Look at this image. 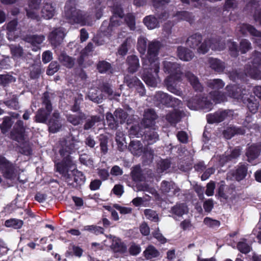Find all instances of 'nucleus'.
I'll return each instance as SVG.
<instances>
[{"label":"nucleus","instance_id":"58","mask_svg":"<svg viewBox=\"0 0 261 261\" xmlns=\"http://www.w3.org/2000/svg\"><path fill=\"white\" fill-rule=\"evenodd\" d=\"M242 124L248 129H255L257 127L255 121L252 118V116L249 115L246 117Z\"/></svg>","mask_w":261,"mask_h":261},{"label":"nucleus","instance_id":"62","mask_svg":"<svg viewBox=\"0 0 261 261\" xmlns=\"http://www.w3.org/2000/svg\"><path fill=\"white\" fill-rule=\"evenodd\" d=\"M111 64L107 61H99L97 65V69L100 73L106 72L111 69Z\"/></svg>","mask_w":261,"mask_h":261},{"label":"nucleus","instance_id":"2","mask_svg":"<svg viewBox=\"0 0 261 261\" xmlns=\"http://www.w3.org/2000/svg\"><path fill=\"white\" fill-rule=\"evenodd\" d=\"M162 44L158 41L150 42L148 45L147 57L142 59V65L145 66L151 65L156 73L159 71L160 63L158 57L159 50L162 47Z\"/></svg>","mask_w":261,"mask_h":261},{"label":"nucleus","instance_id":"31","mask_svg":"<svg viewBox=\"0 0 261 261\" xmlns=\"http://www.w3.org/2000/svg\"><path fill=\"white\" fill-rule=\"evenodd\" d=\"M208 43H207L208 50L211 48L214 50L221 51L225 48V44L223 41L219 40L216 38H212L206 39Z\"/></svg>","mask_w":261,"mask_h":261},{"label":"nucleus","instance_id":"41","mask_svg":"<svg viewBox=\"0 0 261 261\" xmlns=\"http://www.w3.org/2000/svg\"><path fill=\"white\" fill-rule=\"evenodd\" d=\"M241 149L239 147L236 148L231 152L230 154L227 155H222L220 157V162L221 164H225L226 162L238 158L241 154Z\"/></svg>","mask_w":261,"mask_h":261},{"label":"nucleus","instance_id":"12","mask_svg":"<svg viewBox=\"0 0 261 261\" xmlns=\"http://www.w3.org/2000/svg\"><path fill=\"white\" fill-rule=\"evenodd\" d=\"M65 36L64 28L61 27L54 28L48 36V39L52 46L57 47L62 43Z\"/></svg>","mask_w":261,"mask_h":261},{"label":"nucleus","instance_id":"50","mask_svg":"<svg viewBox=\"0 0 261 261\" xmlns=\"http://www.w3.org/2000/svg\"><path fill=\"white\" fill-rule=\"evenodd\" d=\"M114 116L117 121L119 123L125 122L128 117V114L121 109H117L114 112Z\"/></svg>","mask_w":261,"mask_h":261},{"label":"nucleus","instance_id":"39","mask_svg":"<svg viewBox=\"0 0 261 261\" xmlns=\"http://www.w3.org/2000/svg\"><path fill=\"white\" fill-rule=\"evenodd\" d=\"M200 96H195L190 98L187 102L188 107L192 110H198L199 108H207L209 106V103H207L205 106H202L199 103Z\"/></svg>","mask_w":261,"mask_h":261},{"label":"nucleus","instance_id":"3","mask_svg":"<svg viewBox=\"0 0 261 261\" xmlns=\"http://www.w3.org/2000/svg\"><path fill=\"white\" fill-rule=\"evenodd\" d=\"M67 3L65 7V17L70 23H79L82 25H89L87 21L88 16L84 15L81 10Z\"/></svg>","mask_w":261,"mask_h":261},{"label":"nucleus","instance_id":"38","mask_svg":"<svg viewBox=\"0 0 261 261\" xmlns=\"http://www.w3.org/2000/svg\"><path fill=\"white\" fill-rule=\"evenodd\" d=\"M55 13V8L51 4L46 3L41 10V14L43 17L46 19L51 18Z\"/></svg>","mask_w":261,"mask_h":261},{"label":"nucleus","instance_id":"40","mask_svg":"<svg viewBox=\"0 0 261 261\" xmlns=\"http://www.w3.org/2000/svg\"><path fill=\"white\" fill-rule=\"evenodd\" d=\"M42 108H44L46 111L51 113L53 106L51 103V97L48 92H45L41 98Z\"/></svg>","mask_w":261,"mask_h":261},{"label":"nucleus","instance_id":"56","mask_svg":"<svg viewBox=\"0 0 261 261\" xmlns=\"http://www.w3.org/2000/svg\"><path fill=\"white\" fill-rule=\"evenodd\" d=\"M144 214L147 219L154 222L159 221L158 214L155 211L151 209H146L144 211Z\"/></svg>","mask_w":261,"mask_h":261},{"label":"nucleus","instance_id":"44","mask_svg":"<svg viewBox=\"0 0 261 261\" xmlns=\"http://www.w3.org/2000/svg\"><path fill=\"white\" fill-rule=\"evenodd\" d=\"M11 54L14 59H19L23 57L24 53L22 47L19 45L11 44L9 45Z\"/></svg>","mask_w":261,"mask_h":261},{"label":"nucleus","instance_id":"16","mask_svg":"<svg viewBox=\"0 0 261 261\" xmlns=\"http://www.w3.org/2000/svg\"><path fill=\"white\" fill-rule=\"evenodd\" d=\"M48 131L51 133L59 132L62 126L61 117L58 111L55 110L51 115V117L48 121Z\"/></svg>","mask_w":261,"mask_h":261},{"label":"nucleus","instance_id":"17","mask_svg":"<svg viewBox=\"0 0 261 261\" xmlns=\"http://www.w3.org/2000/svg\"><path fill=\"white\" fill-rule=\"evenodd\" d=\"M121 23V21L120 18H119L116 15H113L110 19V23L107 21L103 22L100 27V30L102 32L108 34L112 32L115 28L119 26Z\"/></svg>","mask_w":261,"mask_h":261},{"label":"nucleus","instance_id":"49","mask_svg":"<svg viewBox=\"0 0 261 261\" xmlns=\"http://www.w3.org/2000/svg\"><path fill=\"white\" fill-rule=\"evenodd\" d=\"M175 17H177V19L178 20H183L192 23L194 20V16L193 15L187 11H179L177 12L174 15Z\"/></svg>","mask_w":261,"mask_h":261},{"label":"nucleus","instance_id":"27","mask_svg":"<svg viewBox=\"0 0 261 261\" xmlns=\"http://www.w3.org/2000/svg\"><path fill=\"white\" fill-rule=\"evenodd\" d=\"M101 119L98 115L87 116L86 115V119H84L85 123L83 126V129L85 130H88L92 129L95 125L96 123L100 122Z\"/></svg>","mask_w":261,"mask_h":261},{"label":"nucleus","instance_id":"45","mask_svg":"<svg viewBox=\"0 0 261 261\" xmlns=\"http://www.w3.org/2000/svg\"><path fill=\"white\" fill-rule=\"evenodd\" d=\"M124 82L129 88H136L138 85H140L141 81L135 76H131L127 74L124 76Z\"/></svg>","mask_w":261,"mask_h":261},{"label":"nucleus","instance_id":"37","mask_svg":"<svg viewBox=\"0 0 261 261\" xmlns=\"http://www.w3.org/2000/svg\"><path fill=\"white\" fill-rule=\"evenodd\" d=\"M110 238H113L112 244L111 246L112 249L116 252H124L126 250V246L121 242L120 240L115 237L110 236Z\"/></svg>","mask_w":261,"mask_h":261},{"label":"nucleus","instance_id":"15","mask_svg":"<svg viewBox=\"0 0 261 261\" xmlns=\"http://www.w3.org/2000/svg\"><path fill=\"white\" fill-rule=\"evenodd\" d=\"M233 115V112L230 110L219 111L214 114H210L207 115L206 119L208 123H219L223 121L228 117H231Z\"/></svg>","mask_w":261,"mask_h":261},{"label":"nucleus","instance_id":"46","mask_svg":"<svg viewBox=\"0 0 261 261\" xmlns=\"http://www.w3.org/2000/svg\"><path fill=\"white\" fill-rule=\"evenodd\" d=\"M108 137L105 135L101 134L99 136L98 141L100 151L103 154H106L108 151Z\"/></svg>","mask_w":261,"mask_h":261},{"label":"nucleus","instance_id":"25","mask_svg":"<svg viewBox=\"0 0 261 261\" xmlns=\"http://www.w3.org/2000/svg\"><path fill=\"white\" fill-rule=\"evenodd\" d=\"M189 212V208L185 203H176L171 208L170 213L177 217H182Z\"/></svg>","mask_w":261,"mask_h":261},{"label":"nucleus","instance_id":"5","mask_svg":"<svg viewBox=\"0 0 261 261\" xmlns=\"http://www.w3.org/2000/svg\"><path fill=\"white\" fill-rule=\"evenodd\" d=\"M154 100L157 104H161L167 107H180L182 105L181 100L162 91H158L155 94Z\"/></svg>","mask_w":261,"mask_h":261},{"label":"nucleus","instance_id":"30","mask_svg":"<svg viewBox=\"0 0 261 261\" xmlns=\"http://www.w3.org/2000/svg\"><path fill=\"white\" fill-rule=\"evenodd\" d=\"M51 113L46 111L44 108L39 109L36 112L34 120L36 122L46 123Z\"/></svg>","mask_w":261,"mask_h":261},{"label":"nucleus","instance_id":"55","mask_svg":"<svg viewBox=\"0 0 261 261\" xmlns=\"http://www.w3.org/2000/svg\"><path fill=\"white\" fill-rule=\"evenodd\" d=\"M5 225L7 227H11L14 229H19L21 227L23 222L22 220L16 219H11L5 221Z\"/></svg>","mask_w":261,"mask_h":261},{"label":"nucleus","instance_id":"53","mask_svg":"<svg viewBox=\"0 0 261 261\" xmlns=\"http://www.w3.org/2000/svg\"><path fill=\"white\" fill-rule=\"evenodd\" d=\"M16 79L9 74H0V85L6 87L9 84L15 82Z\"/></svg>","mask_w":261,"mask_h":261},{"label":"nucleus","instance_id":"60","mask_svg":"<svg viewBox=\"0 0 261 261\" xmlns=\"http://www.w3.org/2000/svg\"><path fill=\"white\" fill-rule=\"evenodd\" d=\"M252 66L258 68H261V53L255 51L252 56Z\"/></svg>","mask_w":261,"mask_h":261},{"label":"nucleus","instance_id":"54","mask_svg":"<svg viewBox=\"0 0 261 261\" xmlns=\"http://www.w3.org/2000/svg\"><path fill=\"white\" fill-rule=\"evenodd\" d=\"M13 121L10 117H5L4 118L3 121L0 125L2 133L4 134L8 132V130L11 127Z\"/></svg>","mask_w":261,"mask_h":261},{"label":"nucleus","instance_id":"14","mask_svg":"<svg viewBox=\"0 0 261 261\" xmlns=\"http://www.w3.org/2000/svg\"><path fill=\"white\" fill-rule=\"evenodd\" d=\"M172 60L167 59L163 61V69L165 72L170 74L169 76L173 77L176 75V77H179V75L181 73V68L179 64L175 62H173Z\"/></svg>","mask_w":261,"mask_h":261},{"label":"nucleus","instance_id":"43","mask_svg":"<svg viewBox=\"0 0 261 261\" xmlns=\"http://www.w3.org/2000/svg\"><path fill=\"white\" fill-rule=\"evenodd\" d=\"M143 22L149 29H153L158 27L159 25L158 19L153 15L146 16L144 18Z\"/></svg>","mask_w":261,"mask_h":261},{"label":"nucleus","instance_id":"9","mask_svg":"<svg viewBox=\"0 0 261 261\" xmlns=\"http://www.w3.org/2000/svg\"><path fill=\"white\" fill-rule=\"evenodd\" d=\"M25 127L23 122L18 120L15 123L12 130L10 134V138L19 143L22 142L24 139Z\"/></svg>","mask_w":261,"mask_h":261},{"label":"nucleus","instance_id":"22","mask_svg":"<svg viewBox=\"0 0 261 261\" xmlns=\"http://www.w3.org/2000/svg\"><path fill=\"white\" fill-rule=\"evenodd\" d=\"M242 102L247 105L248 110L252 113L254 114L257 111L259 102L254 96L249 93V96L244 97V99Z\"/></svg>","mask_w":261,"mask_h":261},{"label":"nucleus","instance_id":"52","mask_svg":"<svg viewBox=\"0 0 261 261\" xmlns=\"http://www.w3.org/2000/svg\"><path fill=\"white\" fill-rule=\"evenodd\" d=\"M106 118L108 125L111 129H116L119 125V123L117 120L115 119V117L114 114L108 112L106 114Z\"/></svg>","mask_w":261,"mask_h":261},{"label":"nucleus","instance_id":"35","mask_svg":"<svg viewBox=\"0 0 261 261\" xmlns=\"http://www.w3.org/2000/svg\"><path fill=\"white\" fill-rule=\"evenodd\" d=\"M248 168L247 165L241 164L238 166L233 176L237 181H240L245 178L247 174Z\"/></svg>","mask_w":261,"mask_h":261},{"label":"nucleus","instance_id":"1","mask_svg":"<svg viewBox=\"0 0 261 261\" xmlns=\"http://www.w3.org/2000/svg\"><path fill=\"white\" fill-rule=\"evenodd\" d=\"M59 143V153L64 159L62 163L57 164V171L62 175L69 184L75 187L81 186L85 182V176L82 172L75 169V166L70 156L80 148V141L71 134L61 139Z\"/></svg>","mask_w":261,"mask_h":261},{"label":"nucleus","instance_id":"18","mask_svg":"<svg viewBox=\"0 0 261 261\" xmlns=\"http://www.w3.org/2000/svg\"><path fill=\"white\" fill-rule=\"evenodd\" d=\"M261 151V145L259 144H253L249 146L246 150L245 155L247 161L251 162L257 159Z\"/></svg>","mask_w":261,"mask_h":261},{"label":"nucleus","instance_id":"21","mask_svg":"<svg viewBox=\"0 0 261 261\" xmlns=\"http://www.w3.org/2000/svg\"><path fill=\"white\" fill-rule=\"evenodd\" d=\"M185 77L196 91L201 92L203 87L199 81V79L191 71L185 72Z\"/></svg>","mask_w":261,"mask_h":261},{"label":"nucleus","instance_id":"57","mask_svg":"<svg viewBox=\"0 0 261 261\" xmlns=\"http://www.w3.org/2000/svg\"><path fill=\"white\" fill-rule=\"evenodd\" d=\"M211 95L214 102L220 103L226 100V97L224 93L218 91L211 92Z\"/></svg>","mask_w":261,"mask_h":261},{"label":"nucleus","instance_id":"10","mask_svg":"<svg viewBox=\"0 0 261 261\" xmlns=\"http://www.w3.org/2000/svg\"><path fill=\"white\" fill-rule=\"evenodd\" d=\"M158 117V116L153 109H147L144 111L141 125L145 128L157 127L155 125V120Z\"/></svg>","mask_w":261,"mask_h":261},{"label":"nucleus","instance_id":"36","mask_svg":"<svg viewBox=\"0 0 261 261\" xmlns=\"http://www.w3.org/2000/svg\"><path fill=\"white\" fill-rule=\"evenodd\" d=\"M87 97L91 101L99 103L102 102L103 96L101 93H99L98 89L96 88H92L89 90Z\"/></svg>","mask_w":261,"mask_h":261},{"label":"nucleus","instance_id":"32","mask_svg":"<svg viewBox=\"0 0 261 261\" xmlns=\"http://www.w3.org/2000/svg\"><path fill=\"white\" fill-rule=\"evenodd\" d=\"M58 60L63 66L69 69L72 68L75 64V59L65 53H62L58 56Z\"/></svg>","mask_w":261,"mask_h":261},{"label":"nucleus","instance_id":"47","mask_svg":"<svg viewBox=\"0 0 261 261\" xmlns=\"http://www.w3.org/2000/svg\"><path fill=\"white\" fill-rule=\"evenodd\" d=\"M260 69H261V68L255 67L254 66L249 69L246 68L245 70V74L246 75L249 76L251 78L255 80L261 79V73Z\"/></svg>","mask_w":261,"mask_h":261},{"label":"nucleus","instance_id":"19","mask_svg":"<svg viewBox=\"0 0 261 261\" xmlns=\"http://www.w3.org/2000/svg\"><path fill=\"white\" fill-rule=\"evenodd\" d=\"M126 63L127 65V71L130 73L137 72L140 67L139 60L136 55H130L127 57Z\"/></svg>","mask_w":261,"mask_h":261},{"label":"nucleus","instance_id":"64","mask_svg":"<svg viewBox=\"0 0 261 261\" xmlns=\"http://www.w3.org/2000/svg\"><path fill=\"white\" fill-rule=\"evenodd\" d=\"M60 68V66L57 61H53L49 64L46 73L48 75H52L57 72Z\"/></svg>","mask_w":261,"mask_h":261},{"label":"nucleus","instance_id":"33","mask_svg":"<svg viewBox=\"0 0 261 261\" xmlns=\"http://www.w3.org/2000/svg\"><path fill=\"white\" fill-rule=\"evenodd\" d=\"M208 63L211 68L217 72H222L225 68L224 62L217 58H210Z\"/></svg>","mask_w":261,"mask_h":261},{"label":"nucleus","instance_id":"24","mask_svg":"<svg viewBox=\"0 0 261 261\" xmlns=\"http://www.w3.org/2000/svg\"><path fill=\"white\" fill-rule=\"evenodd\" d=\"M177 55L180 60L185 61L191 60L194 56V54L191 50L181 46L177 47Z\"/></svg>","mask_w":261,"mask_h":261},{"label":"nucleus","instance_id":"51","mask_svg":"<svg viewBox=\"0 0 261 261\" xmlns=\"http://www.w3.org/2000/svg\"><path fill=\"white\" fill-rule=\"evenodd\" d=\"M224 85V82L220 79L210 80L207 82V86L215 90L222 89Z\"/></svg>","mask_w":261,"mask_h":261},{"label":"nucleus","instance_id":"34","mask_svg":"<svg viewBox=\"0 0 261 261\" xmlns=\"http://www.w3.org/2000/svg\"><path fill=\"white\" fill-rule=\"evenodd\" d=\"M184 115L183 112L174 110L166 115V119L171 124H176L180 121Z\"/></svg>","mask_w":261,"mask_h":261},{"label":"nucleus","instance_id":"20","mask_svg":"<svg viewBox=\"0 0 261 261\" xmlns=\"http://www.w3.org/2000/svg\"><path fill=\"white\" fill-rule=\"evenodd\" d=\"M45 39L43 35H29L23 37V40L30 43L34 47L33 50H37L39 49L38 45L41 44Z\"/></svg>","mask_w":261,"mask_h":261},{"label":"nucleus","instance_id":"63","mask_svg":"<svg viewBox=\"0 0 261 261\" xmlns=\"http://www.w3.org/2000/svg\"><path fill=\"white\" fill-rule=\"evenodd\" d=\"M132 41L130 38H127L125 41L121 44L118 49V54L121 56H124L128 51V47Z\"/></svg>","mask_w":261,"mask_h":261},{"label":"nucleus","instance_id":"48","mask_svg":"<svg viewBox=\"0 0 261 261\" xmlns=\"http://www.w3.org/2000/svg\"><path fill=\"white\" fill-rule=\"evenodd\" d=\"M144 254L146 259H150L159 256L160 252L154 246L150 245L144 251Z\"/></svg>","mask_w":261,"mask_h":261},{"label":"nucleus","instance_id":"59","mask_svg":"<svg viewBox=\"0 0 261 261\" xmlns=\"http://www.w3.org/2000/svg\"><path fill=\"white\" fill-rule=\"evenodd\" d=\"M251 49V43L247 39H242L240 42L239 51L245 54Z\"/></svg>","mask_w":261,"mask_h":261},{"label":"nucleus","instance_id":"26","mask_svg":"<svg viewBox=\"0 0 261 261\" xmlns=\"http://www.w3.org/2000/svg\"><path fill=\"white\" fill-rule=\"evenodd\" d=\"M130 176L134 181H142L146 180V177L140 166L136 165L132 168Z\"/></svg>","mask_w":261,"mask_h":261},{"label":"nucleus","instance_id":"11","mask_svg":"<svg viewBox=\"0 0 261 261\" xmlns=\"http://www.w3.org/2000/svg\"><path fill=\"white\" fill-rule=\"evenodd\" d=\"M226 89L230 97L238 100H241L242 101L244 99V97H246L249 95V91L242 86L233 85L227 86Z\"/></svg>","mask_w":261,"mask_h":261},{"label":"nucleus","instance_id":"29","mask_svg":"<svg viewBox=\"0 0 261 261\" xmlns=\"http://www.w3.org/2000/svg\"><path fill=\"white\" fill-rule=\"evenodd\" d=\"M129 151L135 155L140 156L144 151V147L140 141H131L128 145Z\"/></svg>","mask_w":261,"mask_h":261},{"label":"nucleus","instance_id":"7","mask_svg":"<svg viewBox=\"0 0 261 261\" xmlns=\"http://www.w3.org/2000/svg\"><path fill=\"white\" fill-rule=\"evenodd\" d=\"M143 73L142 79L148 86L155 87L157 86V77H158V72H155L154 68H151V65H143Z\"/></svg>","mask_w":261,"mask_h":261},{"label":"nucleus","instance_id":"4","mask_svg":"<svg viewBox=\"0 0 261 261\" xmlns=\"http://www.w3.org/2000/svg\"><path fill=\"white\" fill-rule=\"evenodd\" d=\"M202 40V36L200 34L195 33L187 38L186 43L190 48L196 49L199 53L204 54L208 51V42L206 39L203 42Z\"/></svg>","mask_w":261,"mask_h":261},{"label":"nucleus","instance_id":"8","mask_svg":"<svg viewBox=\"0 0 261 261\" xmlns=\"http://www.w3.org/2000/svg\"><path fill=\"white\" fill-rule=\"evenodd\" d=\"M0 170L3 176L7 179H13L16 176L15 169L13 165L5 158L0 156Z\"/></svg>","mask_w":261,"mask_h":261},{"label":"nucleus","instance_id":"13","mask_svg":"<svg viewBox=\"0 0 261 261\" xmlns=\"http://www.w3.org/2000/svg\"><path fill=\"white\" fill-rule=\"evenodd\" d=\"M159 139L160 136L158 127L147 128L144 133L143 140L145 146L154 144Z\"/></svg>","mask_w":261,"mask_h":261},{"label":"nucleus","instance_id":"61","mask_svg":"<svg viewBox=\"0 0 261 261\" xmlns=\"http://www.w3.org/2000/svg\"><path fill=\"white\" fill-rule=\"evenodd\" d=\"M147 39L144 37H140L138 40V49L141 54H144L147 47Z\"/></svg>","mask_w":261,"mask_h":261},{"label":"nucleus","instance_id":"42","mask_svg":"<svg viewBox=\"0 0 261 261\" xmlns=\"http://www.w3.org/2000/svg\"><path fill=\"white\" fill-rule=\"evenodd\" d=\"M174 78L173 77L168 76L164 81L165 85L168 91L170 92L177 95H180L182 92L179 90L177 89L174 85Z\"/></svg>","mask_w":261,"mask_h":261},{"label":"nucleus","instance_id":"23","mask_svg":"<svg viewBox=\"0 0 261 261\" xmlns=\"http://www.w3.org/2000/svg\"><path fill=\"white\" fill-rule=\"evenodd\" d=\"M67 121L74 126H77L83 124L84 119H86V114L80 112L77 114H67L66 115Z\"/></svg>","mask_w":261,"mask_h":261},{"label":"nucleus","instance_id":"28","mask_svg":"<svg viewBox=\"0 0 261 261\" xmlns=\"http://www.w3.org/2000/svg\"><path fill=\"white\" fill-rule=\"evenodd\" d=\"M241 30L244 34L245 33V31H247L251 35L257 37L255 41L259 45H261V32L258 31L253 26L248 24H243L241 27Z\"/></svg>","mask_w":261,"mask_h":261},{"label":"nucleus","instance_id":"6","mask_svg":"<svg viewBox=\"0 0 261 261\" xmlns=\"http://www.w3.org/2000/svg\"><path fill=\"white\" fill-rule=\"evenodd\" d=\"M161 193L169 196H179L181 194V189L173 181L163 180L160 187Z\"/></svg>","mask_w":261,"mask_h":261}]
</instances>
